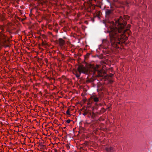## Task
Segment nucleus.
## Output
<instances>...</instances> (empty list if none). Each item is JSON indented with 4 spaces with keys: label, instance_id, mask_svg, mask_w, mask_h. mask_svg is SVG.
<instances>
[{
    "label": "nucleus",
    "instance_id": "1",
    "mask_svg": "<svg viewBox=\"0 0 152 152\" xmlns=\"http://www.w3.org/2000/svg\"><path fill=\"white\" fill-rule=\"evenodd\" d=\"M110 30V32L109 33L110 42L107 39H103L102 40V44L99 46V48H102L104 49H106L110 45L112 46L113 47H116L118 44H120L121 42L125 41L123 39L125 36L126 31L123 32L121 30H115L114 28Z\"/></svg>",
    "mask_w": 152,
    "mask_h": 152
},
{
    "label": "nucleus",
    "instance_id": "2",
    "mask_svg": "<svg viewBox=\"0 0 152 152\" xmlns=\"http://www.w3.org/2000/svg\"><path fill=\"white\" fill-rule=\"evenodd\" d=\"M105 17L106 18V23L105 25L106 26H109L110 29H112L113 28L114 29L118 30H121L123 32L125 31H128V29H125L126 26L125 22L124 21L122 17H120L119 19L117 18L115 19L116 25L117 27L115 25L114 22L113 21H111L110 19H111L113 16V11L110 9H107L105 12Z\"/></svg>",
    "mask_w": 152,
    "mask_h": 152
},
{
    "label": "nucleus",
    "instance_id": "3",
    "mask_svg": "<svg viewBox=\"0 0 152 152\" xmlns=\"http://www.w3.org/2000/svg\"><path fill=\"white\" fill-rule=\"evenodd\" d=\"M77 70L79 73H77L75 74L76 77L77 78L80 77L81 73H83L84 74H86L87 73V72L85 70L84 68L81 66H80L78 67L77 68Z\"/></svg>",
    "mask_w": 152,
    "mask_h": 152
},
{
    "label": "nucleus",
    "instance_id": "4",
    "mask_svg": "<svg viewBox=\"0 0 152 152\" xmlns=\"http://www.w3.org/2000/svg\"><path fill=\"white\" fill-rule=\"evenodd\" d=\"M91 99L92 100L96 103L99 102V98L95 95L92 96L91 97Z\"/></svg>",
    "mask_w": 152,
    "mask_h": 152
},
{
    "label": "nucleus",
    "instance_id": "5",
    "mask_svg": "<svg viewBox=\"0 0 152 152\" xmlns=\"http://www.w3.org/2000/svg\"><path fill=\"white\" fill-rule=\"evenodd\" d=\"M58 41L59 44L61 46H63L65 44V42L62 39H59Z\"/></svg>",
    "mask_w": 152,
    "mask_h": 152
},
{
    "label": "nucleus",
    "instance_id": "6",
    "mask_svg": "<svg viewBox=\"0 0 152 152\" xmlns=\"http://www.w3.org/2000/svg\"><path fill=\"white\" fill-rule=\"evenodd\" d=\"M105 149L107 152H113L114 151L113 148V147H107Z\"/></svg>",
    "mask_w": 152,
    "mask_h": 152
},
{
    "label": "nucleus",
    "instance_id": "7",
    "mask_svg": "<svg viewBox=\"0 0 152 152\" xmlns=\"http://www.w3.org/2000/svg\"><path fill=\"white\" fill-rule=\"evenodd\" d=\"M4 26H0V28L1 29V30L3 31L4 29Z\"/></svg>",
    "mask_w": 152,
    "mask_h": 152
},
{
    "label": "nucleus",
    "instance_id": "8",
    "mask_svg": "<svg viewBox=\"0 0 152 152\" xmlns=\"http://www.w3.org/2000/svg\"><path fill=\"white\" fill-rule=\"evenodd\" d=\"M66 113L67 115H70L69 111V110H67V111L66 112Z\"/></svg>",
    "mask_w": 152,
    "mask_h": 152
},
{
    "label": "nucleus",
    "instance_id": "9",
    "mask_svg": "<svg viewBox=\"0 0 152 152\" xmlns=\"http://www.w3.org/2000/svg\"><path fill=\"white\" fill-rule=\"evenodd\" d=\"M70 121H71V120L69 119L67 120L66 121V122L67 123H70Z\"/></svg>",
    "mask_w": 152,
    "mask_h": 152
},
{
    "label": "nucleus",
    "instance_id": "10",
    "mask_svg": "<svg viewBox=\"0 0 152 152\" xmlns=\"http://www.w3.org/2000/svg\"><path fill=\"white\" fill-rule=\"evenodd\" d=\"M87 113H84L83 114V115H84V116H85L86 115Z\"/></svg>",
    "mask_w": 152,
    "mask_h": 152
},
{
    "label": "nucleus",
    "instance_id": "11",
    "mask_svg": "<svg viewBox=\"0 0 152 152\" xmlns=\"http://www.w3.org/2000/svg\"><path fill=\"white\" fill-rule=\"evenodd\" d=\"M91 0H89V1L90 3H91Z\"/></svg>",
    "mask_w": 152,
    "mask_h": 152
},
{
    "label": "nucleus",
    "instance_id": "12",
    "mask_svg": "<svg viewBox=\"0 0 152 152\" xmlns=\"http://www.w3.org/2000/svg\"><path fill=\"white\" fill-rule=\"evenodd\" d=\"M127 37H126V38H125V40H127Z\"/></svg>",
    "mask_w": 152,
    "mask_h": 152
},
{
    "label": "nucleus",
    "instance_id": "13",
    "mask_svg": "<svg viewBox=\"0 0 152 152\" xmlns=\"http://www.w3.org/2000/svg\"><path fill=\"white\" fill-rule=\"evenodd\" d=\"M95 105H97V104L96 103L95 104Z\"/></svg>",
    "mask_w": 152,
    "mask_h": 152
},
{
    "label": "nucleus",
    "instance_id": "14",
    "mask_svg": "<svg viewBox=\"0 0 152 152\" xmlns=\"http://www.w3.org/2000/svg\"><path fill=\"white\" fill-rule=\"evenodd\" d=\"M129 19V17H127V18L126 19Z\"/></svg>",
    "mask_w": 152,
    "mask_h": 152
}]
</instances>
